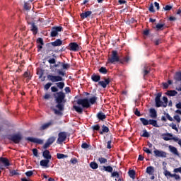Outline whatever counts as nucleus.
<instances>
[{
    "mask_svg": "<svg viewBox=\"0 0 181 181\" xmlns=\"http://www.w3.org/2000/svg\"><path fill=\"white\" fill-rule=\"evenodd\" d=\"M24 9H25L26 11L30 10V7L29 6V4L28 3L24 4Z\"/></svg>",
    "mask_w": 181,
    "mask_h": 181,
    "instance_id": "nucleus-60",
    "label": "nucleus"
},
{
    "mask_svg": "<svg viewBox=\"0 0 181 181\" xmlns=\"http://www.w3.org/2000/svg\"><path fill=\"white\" fill-rule=\"evenodd\" d=\"M160 97H162V93H160V92L156 95L155 103H156V107L157 108L163 107V105H164L163 102L162 100H160Z\"/></svg>",
    "mask_w": 181,
    "mask_h": 181,
    "instance_id": "nucleus-8",
    "label": "nucleus"
},
{
    "mask_svg": "<svg viewBox=\"0 0 181 181\" xmlns=\"http://www.w3.org/2000/svg\"><path fill=\"white\" fill-rule=\"evenodd\" d=\"M107 62L108 63H111V64H115V63H118V62H119V55H118V51H112V54L108 57Z\"/></svg>",
    "mask_w": 181,
    "mask_h": 181,
    "instance_id": "nucleus-4",
    "label": "nucleus"
},
{
    "mask_svg": "<svg viewBox=\"0 0 181 181\" xmlns=\"http://www.w3.org/2000/svg\"><path fill=\"white\" fill-rule=\"evenodd\" d=\"M96 117L98 119H99L100 121H104V119L107 118V115H105V114H104V112L101 111L98 112V114L96 115Z\"/></svg>",
    "mask_w": 181,
    "mask_h": 181,
    "instance_id": "nucleus-18",
    "label": "nucleus"
},
{
    "mask_svg": "<svg viewBox=\"0 0 181 181\" xmlns=\"http://www.w3.org/2000/svg\"><path fill=\"white\" fill-rule=\"evenodd\" d=\"M8 139L9 141H12V142H13L14 144H20V142L22 141V134H16L8 135Z\"/></svg>",
    "mask_w": 181,
    "mask_h": 181,
    "instance_id": "nucleus-5",
    "label": "nucleus"
},
{
    "mask_svg": "<svg viewBox=\"0 0 181 181\" xmlns=\"http://www.w3.org/2000/svg\"><path fill=\"white\" fill-rule=\"evenodd\" d=\"M112 143V141H111V140H110V141H107V149H111V148H112V146H111V144Z\"/></svg>",
    "mask_w": 181,
    "mask_h": 181,
    "instance_id": "nucleus-57",
    "label": "nucleus"
},
{
    "mask_svg": "<svg viewBox=\"0 0 181 181\" xmlns=\"http://www.w3.org/2000/svg\"><path fill=\"white\" fill-rule=\"evenodd\" d=\"M153 153L156 158H167L168 156V153L163 151L158 150L155 147H154Z\"/></svg>",
    "mask_w": 181,
    "mask_h": 181,
    "instance_id": "nucleus-10",
    "label": "nucleus"
},
{
    "mask_svg": "<svg viewBox=\"0 0 181 181\" xmlns=\"http://www.w3.org/2000/svg\"><path fill=\"white\" fill-rule=\"evenodd\" d=\"M67 139V132H61L58 134V139L57 140V144L59 145H62L64 141Z\"/></svg>",
    "mask_w": 181,
    "mask_h": 181,
    "instance_id": "nucleus-7",
    "label": "nucleus"
},
{
    "mask_svg": "<svg viewBox=\"0 0 181 181\" xmlns=\"http://www.w3.org/2000/svg\"><path fill=\"white\" fill-rule=\"evenodd\" d=\"M37 43L40 44L37 45L38 50H40V49H43V45H45V42H43V38H37Z\"/></svg>",
    "mask_w": 181,
    "mask_h": 181,
    "instance_id": "nucleus-27",
    "label": "nucleus"
},
{
    "mask_svg": "<svg viewBox=\"0 0 181 181\" xmlns=\"http://www.w3.org/2000/svg\"><path fill=\"white\" fill-rule=\"evenodd\" d=\"M57 73H58L59 75L54 76L52 74H49L47 76V78L49 81H52V83H56V86H52L51 87V91L52 93H55L53 94L54 98L55 99L56 103V108L57 109H52V111H54V114L56 115H62V111H64V104H66V93H64L63 91H59V90H63L64 88V76H66V72L63 71L62 70L58 69Z\"/></svg>",
    "mask_w": 181,
    "mask_h": 181,
    "instance_id": "nucleus-1",
    "label": "nucleus"
},
{
    "mask_svg": "<svg viewBox=\"0 0 181 181\" xmlns=\"http://www.w3.org/2000/svg\"><path fill=\"white\" fill-rule=\"evenodd\" d=\"M57 159H64V158H69V156L63 153H57Z\"/></svg>",
    "mask_w": 181,
    "mask_h": 181,
    "instance_id": "nucleus-35",
    "label": "nucleus"
},
{
    "mask_svg": "<svg viewBox=\"0 0 181 181\" xmlns=\"http://www.w3.org/2000/svg\"><path fill=\"white\" fill-rule=\"evenodd\" d=\"M93 13L91 11H86L82 13H81L80 16L81 19H86V18H88Z\"/></svg>",
    "mask_w": 181,
    "mask_h": 181,
    "instance_id": "nucleus-26",
    "label": "nucleus"
},
{
    "mask_svg": "<svg viewBox=\"0 0 181 181\" xmlns=\"http://www.w3.org/2000/svg\"><path fill=\"white\" fill-rule=\"evenodd\" d=\"M52 46L56 47L57 46H62L63 45V41L60 39H57L55 41L51 42Z\"/></svg>",
    "mask_w": 181,
    "mask_h": 181,
    "instance_id": "nucleus-21",
    "label": "nucleus"
},
{
    "mask_svg": "<svg viewBox=\"0 0 181 181\" xmlns=\"http://www.w3.org/2000/svg\"><path fill=\"white\" fill-rule=\"evenodd\" d=\"M111 83V80L110 78L105 79V81H99L98 86L103 87V88H107V86Z\"/></svg>",
    "mask_w": 181,
    "mask_h": 181,
    "instance_id": "nucleus-15",
    "label": "nucleus"
},
{
    "mask_svg": "<svg viewBox=\"0 0 181 181\" xmlns=\"http://www.w3.org/2000/svg\"><path fill=\"white\" fill-rule=\"evenodd\" d=\"M23 77H25L27 78L28 81L32 79V76H30V74L28 71H25L23 74Z\"/></svg>",
    "mask_w": 181,
    "mask_h": 181,
    "instance_id": "nucleus-40",
    "label": "nucleus"
},
{
    "mask_svg": "<svg viewBox=\"0 0 181 181\" xmlns=\"http://www.w3.org/2000/svg\"><path fill=\"white\" fill-rule=\"evenodd\" d=\"M90 168H91V169H98V164L95 162H91L90 163Z\"/></svg>",
    "mask_w": 181,
    "mask_h": 181,
    "instance_id": "nucleus-39",
    "label": "nucleus"
},
{
    "mask_svg": "<svg viewBox=\"0 0 181 181\" xmlns=\"http://www.w3.org/2000/svg\"><path fill=\"white\" fill-rule=\"evenodd\" d=\"M54 122L52 120H50L47 123L43 124L39 129L40 131H45V129H47L49 127L53 125Z\"/></svg>",
    "mask_w": 181,
    "mask_h": 181,
    "instance_id": "nucleus-16",
    "label": "nucleus"
},
{
    "mask_svg": "<svg viewBox=\"0 0 181 181\" xmlns=\"http://www.w3.org/2000/svg\"><path fill=\"white\" fill-rule=\"evenodd\" d=\"M143 72H144V77H145V76H148V74H149V73H151V68L144 66V68L143 69Z\"/></svg>",
    "mask_w": 181,
    "mask_h": 181,
    "instance_id": "nucleus-33",
    "label": "nucleus"
},
{
    "mask_svg": "<svg viewBox=\"0 0 181 181\" xmlns=\"http://www.w3.org/2000/svg\"><path fill=\"white\" fill-rule=\"evenodd\" d=\"M149 112L151 118H157L158 112H156V110H155V108H151L149 110Z\"/></svg>",
    "mask_w": 181,
    "mask_h": 181,
    "instance_id": "nucleus-23",
    "label": "nucleus"
},
{
    "mask_svg": "<svg viewBox=\"0 0 181 181\" xmlns=\"http://www.w3.org/2000/svg\"><path fill=\"white\" fill-rule=\"evenodd\" d=\"M146 173H148V175H153V173H155V168L153 166H148L146 168Z\"/></svg>",
    "mask_w": 181,
    "mask_h": 181,
    "instance_id": "nucleus-29",
    "label": "nucleus"
},
{
    "mask_svg": "<svg viewBox=\"0 0 181 181\" xmlns=\"http://www.w3.org/2000/svg\"><path fill=\"white\" fill-rule=\"evenodd\" d=\"M54 141H56V137L54 136H51L49 137L47 141L45 142V144L43 146V148L44 149H47V148H49V146H50V145H52V144H53V142H54Z\"/></svg>",
    "mask_w": 181,
    "mask_h": 181,
    "instance_id": "nucleus-14",
    "label": "nucleus"
},
{
    "mask_svg": "<svg viewBox=\"0 0 181 181\" xmlns=\"http://www.w3.org/2000/svg\"><path fill=\"white\" fill-rule=\"evenodd\" d=\"M163 107L166 108V107H168V103H169V100L168 99V97L166 96H163Z\"/></svg>",
    "mask_w": 181,
    "mask_h": 181,
    "instance_id": "nucleus-37",
    "label": "nucleus"
},
{
    "mask_svg": "<svg viewBox=\"0 0 181 181\" xmlns=\"http://www.w3.org/2000/svg\"><path fill=\"white\" fill-rule=\"evenodd\" d=\"M49 162H50V160H42L40 162V166H42L43 168H49Z\"/></svg>",
    "mask_w": 181,
    "mask_h": 181,
    "instance_id": "nucleus-25",
    "label": "nucleus"
},
{
    "mask_svg": "<svg viewBox=\"0 0 181 181\" xmlns=\"http://www.w3.org/2000/svg\"><path fill=\"white\" fill-rule=\"evenodd\" d=\"M50 87H52V83H47L44 86V88H45V90H46V91H47V90H49V88H50Z\"/></svg>",
    "mask_w": 181,
    "mask_h": 181,
    "instance_id": "nucleus-51",
    "label": "nucleus"
},
{
    "mask_svg": "<svg viewBox=\"0 0 181 181\" xmlns=\"http://www.w3.org/2000/svg\"><path fill=\"white\" fill-rule=\"evenodd\" d=\"M69 50H71V52H78L80 51V46H78V44L77 42H71L69 45Z\"/></svg>",
    "mask_w": 181,
    "mask_h": 181,
    "instance_id": "nucleus-11",
    "label": "nucleus"
},
{
    "mask_svg": "<svg viewBox=\"0 0 181 181\" xmlns=\"http://www.w3.org/2000/svg\"><path fill=\"white\" fill-rule=\"evenodd\" d=\"M172 177H175V180H180V175L177 174H173Z\"/></svg>",
    "mask_w": 181,
    "mask_h": 181,
    "instance_id": "nucleus-54",
    "label": "nucleus"
},
{
    "mask_svg": "<svg viewBox=\"0 0 181 181\" xmlns=\"http://www.w3.org/2000/svg\"><path fill=\"white\" fill-rule=\"evenodd\" d=\"M100 124H95L92 126L93 131H100Z\"/></svg>",
    "mask_w": 181,
    "mask_h": 181,
    "instance_id": "nucleus-48",
    "label": "nucleus"
},
{
    "mask_svg": "<svg viewBox=\"0 0 181 181\" xmlns=\"http://www.w3.org/2000/svg\"><path fill=\"white\" fill-rule=\"evenodd\" d=\"M48 62L49 64H54L56 63V59L54 58L49 59Z\"/></svg>",
    "mask_w": 181,
    "mask_h": 181,
    "instance_id": "nucleus-56",
    "label": "nucleus"
},
{
    "mask_svg": "<svg viewBox=\"0 0 181 181\" xmlns=\"http://www.w3.org/2000/svg\"><path fill=\"white\" fill-rule=\"evenodd\" d=\"M42 156L47 160H50V159H52V155H50V151L49 150L44 151L42 153Z\"/></svg>",
    "mask_w": 181,
    "mask_h": 181,
    "instance_id": "nucleus-17",
    "label": "nucleus"
},
{
    "mask_svg": "<svg viewBox=\"0 0 181 181\" xmlns=\"http://www.w3.org/2000/svg\"><path fill=\"white\" fill-rule=\"evenodd\" d=\"M99 72L101 74H107V73H108V71L107 70V68H105L104 66H102V67L100 68Z\"/></svg>",
    "mask_w": 181,
    "mask_h": 181,
    "instance_id": "nucleus-38",
    "label": "nucleus"
},
{
    "mask_svg": "<svg viewBox=\"0 0 181 181\" xmlns=\"http://www.w3.org/2000/svg\"><path fill=\"white\" fill-rule=\"evenodd\" d=\"M148 11L151 13H154L155 12V9L153 8V4H151L150 6L148 8Z\"/></svg>",
    "mask_w": 181,
    "mask_h": 181,
    "instance_id": "nucleus-53",
    "label": "nucleus"
},
{
    "mask_svg": "<svg viewBox=\"0 0 181 181\" xmlns=\"http://www.w3.org/2000/svg\"><path fill=\"white\" fill-rule=\"evenodd\" d=\"M134 114L136 115V117H141V112L138 110V108H136L134 111Z\"/></svg>",
    "mask_w": 181,
    "mask_h": 181,
    "instance_id": "nucleus-62",
    "label": "nucleus"
},
{
    "mask_svg": "<svg viewBox=\"0 0 181 181\" xmlns=\"http://www.w3.org/2000/svg\"><path fill=\"white\" fill-rule=\"evenodd\" d=\"M129 176L131 177V179H135V170H130L129 171Z\"/></svg>",
    "mask_w": 181,
    "mask_h": 181,
    "instance_id": "nucleus-41",
    "label": "nucleus"
},
{
    "mask_svg": "<svg viewBox=\"0 0 181 181\" xmlns=\"http://www.w3.org/2000/svg\"><path fill=\"white\" fill-rule=\"evenodd\" d=\"M164 28H165V24L158 23L156 25V30H163Z\"/></svg>",
    "mask_w": 181,
    "mask_h": 181,
    "instance_id": "nucleus-36",
    "label": "nucleus"
},
{
    "mask_svg": "<svg viewBox=\"0 0 181 181\" xmlns=\"http://www.w3.org/2000/svg\"><path fill=\"white\" fill-rule=\"evenodd\" d=\"M123 60H124V62H125L126 63H128V62H129V60H130V58H129V57L127 55V56L123 57Z\"/></svg>",
    "mask_w": 181,
    "mask_h": 181,
    "instance_id": "nucleus-64",
    "label": "nucleus"
},
{
    "mask_svg": "<svg viewBox=\"0 0 181 181\" xmlns=\"http://www.w3.org/2000/svg\"><path fill=\"white\" fill-rule=\"evenodd\" d=\"M91 80L92 81H94V83H99L100 80H101V76L100 75L93 74L91 76Z\"/></svg>",
    "mask_w": 181,
    "mask_h": 181,
    "instance_id": "nucleus-22",
    "label": "nucleus"
},
{
    "mask_svg": "<svg viewBox=\"0 0 181 181\" xmlns=\"http://www.w3.org/2000/svg\"><path fill=\"white\" fill-rule=\"evenodd\" d=\"M165 115L166 118L168 119V121H173V118H172V117H170L169 113L165 112Z\"/></svg>",
    "mask_w": 181,
    "mask_h": 181,
    "instance_id": "nucleus-55",
    "label": "nucleus"
},
{
    "mask_svg": "<svg viewBox=\"0 0 181 181\" xmlns=\"http://www.w3.org/2000/svg\"><path fill=\"white\" fill-rule=\"evenodd\" d=\"M172 136H173V134L170 133H167L163 134V139L164 141H172Z\"/></svg>",
    "mask_w": 181,
    "mask_h": 181,
    "instance_id": "nucleus-24",
    "label": "nucleus"
},
{
    "mask_svg": "<svg viewBox=\"0 0 181 181\" xmlns=\"http://www.w3.org/2000/svg\"><path fill=\"white\" fill-rule=\"evenodd\" d=\"M97 100H98V98L97 96H93L90 98L89 100L88 98H83V99H78L76 100V104L78 105H74L73 108L76 112H78V114H83V110H87L91 107V105H93V104H95L97 103Z\"/></svg>",
    "mask_w": 181,
    "mask_h": 181,
    "instance_id": "nucleus-2",
    "label": "nucleus"
},
{
    "mask_svg": "<svg viewBox=\"0 0 181 181\" xmlns=\"http://www.w3.org/2000/svg\"><path fill=\"white\" fill-rule=\"evenodd\" d=\"M173 172L175 173H181V167L178 168H175Z\"/></svg>",
    "mask_w": 181,
    "mask_h": 181,
    "instance_id": "nucleus-61",
    "label": "nucleus"
},
{
    "mask_svg": "<svg viewBox=\"0 0 181 181\" xmlns=\"http://www.w3.org/2000/svg\"><path fill=\"white\" fill-rule=\"evenodd\" d=\"M25 139L33 144H38V145H42L43 144V140L35 137H27Z\"/></svg>",
    "mask_w": 181,
    "mask_h": 181,
    "instance_id": "nucleus-12",
    "label": "nucleus"
},
{
    "mask_svg": "<svg viewBox=\"0 0 181 181\" xmlns=\"http://www.w3.org/2000/svg\"><path fill=\"white\" fill-rule=\"evenodd\" d=\"M166 95H168L169 97H175V95H176L177 94V91L175 90H168L165 93Z\"/></svg>",
    "mask_w": 181,
    "mask_h": 181,
    "instance_id": "nucleus-30",
    "label": "nucleus"
},
{
    "mask_svg": "<svg viewBox=\"0 0 181 181\" xmlns=\"http://www.w3.org/2000/svg\"><path fill=\"white\" fill-rule=\"evenodd\" d=\"M148 125H152L153 127H155V128H159V125H158V121L155 119H148Z\"/></svg>",
    "mask_w": 181,
    "mask_h": 181,
    "instance_id": "nucleus-28",
    "label": "nucleus"
},
{
    "mask_svg": "<svg viewBox=\"0 0 181 181\" xmlns=\"http://www.w3.org/2000/svg\"><path fill=\"white\" fill-rule=\"evenodd\" d=\"M143 134L141 135V136H143L144 138H149V133L148 132V131H146V129H144L143 131Z\"/></svg>",
    "mask_w": 181,
    "mask_h": 181,
    "instance_id": "nucleus-47",
    "label": "nucleus"
},
{
    "mask_svg": "<svg viewBox=\"0 0 181 181\" xmlns=\"http://www.w3.org/2000/svg\"><path fill=\"white\" fill-rule=\"evenodd\" d=\"M21 173L18 172V170H10V176H19Z\"/></svg>",
    "mask_w": 181,
    "mask_h": 181,
    "instance_id": "nucleus-32",
    "label": "nucleus"
},
{
    "mask_svg": "<svg viewBox=\"0 0 181 181\" xmlns=\"http://www.w3.org/2000/svg\"><path fill=\"white\" fill-rule=\"evenodd\" d=\"M164 176H165L166 177H172V176L173 175V174L170 173V171L165 170L163 172Z\"/></svg>",
    "mask_w": 181,
    "mask_h": 181,
    "instance_id": "nucleus-43",
    "label": "nucleus"
},
{
    "mask_svg": "<svg viewBox=\"0 0 181 181\" xmlns=\"http://www.w3.org/2000/svg\"><path fill=\"white\" fill-rule=\"evenodd\" d=\"M143 151L144 152H146V153H148V154H151L152 153V151H151L149 148H148L147 147H144L143 148Z\"/></svg>",
    "mask_w": 181,
    "mask_h": 181,
    "instance_id": "nucleus-49",
    "label": "nucleus"
},
{
    "mask_svg": "<svg viewBox=\"0 0 181 181\" xmlns=\"http://www.w3.org/2000/svg\"><path fill=\"white\" fill-rule=\"evenodd\" d=\"M163 9L165 11H170V9H172V6L166 5L165 7H163Z\"/></svg>",
    "mask_w": 181,
    "mask_h": 181,
    "instance_id": "nucleus-58",
    "label": "nucleus"
},
{
    "mask_svg": "<svg viewBox=\"0 0 181 181\" xmlns=\"http://www.w3.org/2000/svg\"><path fill=\"white\" fill-rule=\"evenodd\" d=\"M168 148L170 152H171V153H173V155H176L177 156H179V151H177V148L176 147L173 146H169Z\"/></svg>",
    "mask_w": 181,
    "mask_h": 181,
    "instance_id": "nucleus-19",
    "label": "nucleus"
},
{
    "mask_svg": "<svg viewBox=\"0 0 181 181\" xmlns=\"http://www.w3.org/2000/svg\"><path fill=\"white\" fill-rule=\"evenodd\" d=\"M11 163H9V160L6 158L0 157V169L4 170L5 169V166H10Z\"/></svg>",
    "mask_w": 181,
    "mask_h": 181,
    "instance_id": "nucleus-9",
    "label": "nucleus"
},
{
    "mask_svg": "<svg viewBox=\"0 0 181 181\" xmlns=\"http://www.w3.org/2000/svg\"><path fill=\"white\" fill-rule=\"evenodd\" d=\"M174 119H175V121H177V122L179 124L180 123V117L179 116V115H176L174 116Z\"/></svg>",
    "mask_w": 181,
    "mask_h": 181,
    "instance_id": "nucleus-50",
    "label": "nucleus"
},
{
    "mask_svg": "<svg viewBox=\"0 0 181 181\" xmlns=\"http://www.w3.org/2000/svg\"><path fill=\"white\" fill-rule=\"evenodd\" d=\"M37 152H38V151L37 150V148H33V153L34 156H36V158H37V156H39L37 155Z\"/></svg>",
    "mask_w": 181,
    "mask_h": 181,
    "instance_id": "nucleus-59",
    "label": "nucleus"
},
{
    "mask_svg": "<svg viewBox=\"0 0 181 181\" xmlns=\"http://www.w3.org/2000/svg\"><path fill=\"white\" fill-rule=\"evenodd\" d=\"M71 163H72V165H76V163H77V158H71Z\"/></svg>",
    "mask_w": 181,
    "mask_h": 181,
    "instance_id": "nucleus-63",
    "label": "nucleus"
},
{
    "mask_svg": "<svg viewBox=\"0 0 181 181\" xmlns=\"http://www.w3.org/2000/svg\"><path fill=\"white\" fill-rule=\"evenodd\" d=\"M153 43L156 46H159V45H160V43H162V39H160V38L156 39L153 41Z\"/></svg>",
    "mask_w": 181,
    "mask_h": 181,
    "instance_id": "nucleus-46",
    "label": "nucleus"
},
{
    "mask_svg": "<svg viewBox=\"0 0 181 181\" xmlns=\"http://www.w3.org/2000/svg\"><path fill=\"white\" fill-rule=\"evenodd\" d=\"M99 168L101 172H107L108 173H111V177L119 178V173H118V171L113 172L114 168L111 165L100 166Z\"/></svg>",
    "mask_w": 181,
    "mask_h": 181,
    "instance_id": "nucleus-3",
    "label": "nucleus"
},
{
    "mask_svg": "<svg viewBox=\"0 0 181 181\" xmlns=\"http://www.w3.org/2000/svg\"><path fill=\"white\" fill-rule=\"evenodd\" d=\"M174 80L181 81V71L176 72L174 76Z\"/></svg>",
    "mask_w": 181,
    "mask_h": 181,
    "instance_id": "nucleus-31",
    "label": "nucleus"
},
{
    "mask_svg": "<svg viewBox=\"0 0 181 181\" xmlns=\"http://www.w3.org/2000/svg\"><path fill=\"white\" fill-rule=\"evenodd\" d=\"M81 148L83 149H87L88 148H90V145H88L87 143H83L81 145Z\"/></svg>",
    "mask_w": 181,
    "mask_h": 181,
    "instance_id": "nucleus-52",
    "label": "nucleus"
},
{
    "mask_svg": "<svg viewBox=\"0 0 181 181\" xmlns=\"http://www.w3.org/2000/svg\"><path fill=\"white\" fill-rule=\"evenodd\" d=\"M59 32H63V27L62 26L52 27L50 32V37H56L57 36H59Z\"/></svg>",
    "mask_w": 181,
    "mask_h": 181,
    "instance_id": "nucleus-6",
    "label": "nucleus"
},
{
    "mask_svg": "<svg viewBox=\"0 0 181 181\" xmlns=\"http://www.w3.org/2000/svg\"><path fill=\"white\" fill-rule=\"evenodd\" d=\"M25 176H27V177H32V176H33V171L28 170L25 173Z\"/></svg>",
    "mask_w": 181,
    "mask_h": 181,
    "instance_id": "nucleus-45",
    "label": "nucleus"
},
{
    "mask_svg": "<svg viewBox=\"0 0 181 181\" xmlns=\"http://www.w3.org/2000/svg\"><path fill=\"white\" fill-rule=\"evenodd\" d=\"M28 25H31L30 30L33 32V35H37V33L39 32V28H37V25L34 22H29L28 21Z\"/></svg>",
    "mask_w": 181,
    "mask_h": 181,
    "instance_id": "nucleus-13",
    "label": "nucleus"
},
{
    "mask_svg": "<svg viewBox=\"0 0 181 181\" xmlns=\"http://www.w3.org/2000/svg\"><path fill=\"white\" fill-rule=\"evenodd\" d=\"M63 70H69L70 69V64L62 63Z\"/></svg>",
    "mask_w": 181,
    "mask_h": 181,
    "instance_id": "nucleus-42",
    "label": "nucleus"
},
{
    "mask_svg": "<svg viewBox=\"0 0 181 181\" xmlns=\"http://www.w3.org/2000/svg\"><path fill=\"white\" fill-rule=\"evenodd\" d=\"M108 132H110V128H108V127L103 124L102 126V130L99 132V134L100 135H104V134H108Z\"/></svg>",
    "mask_w": 181,
    "mask_h": 181,
    "instance_id": "nucleus-20",
    "label": "nucleus"
},
{
    "mask_svg": "<svg viewBox=\"0 0 181 181\" xmlns=\"http://www.w3.org/2000/svg\"><path fill=\"white\" fill-rule=\"evenodd\" d=\"M98 162H100V165H103V163H107V158L100 157L98 158Z\"/></svg>",
    "mask_w": 181,
    "mask_h": 181,
    "instance_id": "nucleus-44",
    "label": "nucleus"
},
{
    "mask_svg": "<svg viewBox=\"0 0 181 181\" xmlns=\"http://www.w3.org/2000/svg\"><path fill=\"white\" fill-rule=\"evenodd\" d=\"M140 121L143 124V125H144L145 127L146 125H149V120H148L147 119H145L144 117H141Z\"/></svg>",
    "mask_w": 181,
    "mask_h": 181,
    "instance_id": "nucleus-34",
    "label": "nucleus"
}]
</instances>
